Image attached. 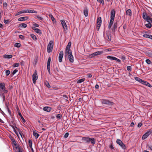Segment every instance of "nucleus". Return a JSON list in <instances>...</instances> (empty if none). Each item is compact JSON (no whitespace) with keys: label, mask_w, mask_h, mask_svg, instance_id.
Segmentation results:
<instances>
[{"label":"nucleus","mask_w":152,"mask_h":152,"mask_svg":"<svg viewBox=\"0 0 152 152\" xmlns=\"http://www.w3.org/2000/svg\"><path fill=\"white\" fill-rule=\"evenodd\" d=\"M82 140L83 141L87 143H91L92 145L95 144L96 140L93 138H90L89 137H83Z\"/></svg>","instance_id":"obj_1"},{"label":"nucleus","mask_w":152,"mask_h":152,"mask_svg":"<svg viewBox=\"0 0 152 152\" xmlns=\"http://www.w3.org/2000/svg\"><path fill=\"white\" fill-rule=\"evenodd\" d=\"M115 11L114 10H112L111 12L110 20L108 26V28L109 29H110L111 28V26L113 24L115 17Z\"/></svg>","instance_id":"obj_2"},{"label":"nucleus","mask_w":152,"mask_h":152,"mask_svg":"<svg viewBox=\"0 0 152 152\" xmlns=\"http://www.w3.org/2000/svg\"><path fill=\"white\" fill-rule=\"evenodd\" d=\"M5 84L4 83H0V91L1 92H4L2 94L3 100L4 101L5 98L4 93L6 94L8 92V91L5 89Z\"/></svg>","instance_id":"obj_3"},{"label":"nucleus","mask_w":152,"mask_h":152,"mask_svg":"<svg viewBox=\"0 0 152 152\" xmlns=\"http://www.w3.org/2000/svg\"><path fill=\"white\" fill-rule=\"evenodd\" d=\"M37 13V11L35 10H26L21 11L18 12L15 14V16H18L23 13Z\"/></svg>","instance_id":"obj_4"},{"label":"nucleus","mask_w":152,"mask_h":152,"mask_svg":"<svg viewBox=\"0 0 152 152\" xmlns=\"http://www.w3.org/2000/svg\"><path fill=\"white\" fill-rule=\"evenodd\" d=\"M53 46V42L52 41H50L47 46V52L50 53L52 52Z\"/></svg>","instance_id":"obj_5"},{"label":"nucleus","mask_w":152,"mask_h":152,"mask_svg":"<svg viewBox=\"0 0 152 152\" xmlns=\"http://www.w3.org/2000/svg\"><path fill=\"white\" fill-rule=\"evenodd\" d=\"M38 79V76L37 71H35L32 75V80L34 84H35L36 80Z\"/></svg>","instance_id":"obj_6"},{"label":"nucleus","mask_w":152,"mask_h":152,"mask_svg":"<svg viewBox=\"0 0 152 152\" xmlns=\"http://www.w3.org/2000/svg\"><path fill=\"white\" fill-rule=\"evenodd\" d=\"M117 143L120 145L121 147L123 149H125L126 146L124 143L119 139H117L116 141Z\"/></svg>","instance_id":"obj_7"},{"label":"nucleus","mask_w":152,"mask_h":152,"mask_svg":"<svg viewBox=\"0 0 152 152\" xmlns=\"http://www.w3.org/2000/svg\"><path fill=\"white\" fill-rule=\"evenodd\" d=\"M101 102L102 104H108L109 105H113V103L110 102L109 101L106 99H102L101 100Z\"/></svg>","instance_id":"obj_8"},{"label":"nucleus","mask_w":152,"mask_h":152,"mask_svg":"<svg viewBox=\"0 0 152 152\" xmlns=\"http://www.w3.org/2000/svg\"><path fill=\"white\" fill-rule=\"evenodd\" d=\"M97 28L98 29V30L102 23V19L101 17H98L97 19Z\"/></svg>","instance_id":"obj_9"},{"label":"nucleus","mask_w":152,"mask_h":152,"mask_svg":"<svg viewBox=\"0 0 152 152\" xmlns=\"http://www.w3.org/2000/svg\"><path fill=\"white\" fill-rule=\"evenodd\" d=\"M103 53V51H98L94 53L90 56L91 58H92L95 56H97L102 54Z\"/></svg>","instance_id":"obj_10"},{"label":"nucleus","mask_w":152,"mask_h":152,"mask_svg":"<svg viewBox=\"0 0 152 152\" xmlns=\"http://www.w3.org/2000/svg\"><path fill=\"white\" fill-rule=\"evenodd\" d=\"M64 55V53L63 51H61L59 53L58 56V61L61 62L62 61V58Z\"/></svg>","instance_id":"obj_11"},{"label":"nucleus","mask_w":152,"mask_h":152,"mask_svg":"<svg viewBox=\"0 0 152 152\" xmlns=\"http://www.w3.org/2000/svg\"><path fill=\"white\" fill-rule=\"evenodd\" d=\"M107 58L111 60L117 61L119 63H120L121 61L120 59L115 57H112L109 56H107Z\"/></svg>","instance_id":"obj_12"},{"label":"nucleus","mask_w":152,"mask_h":152,"mask_svg":"<svg viewBox=\"0 0 152 152\" xmlns=\"http://www.w3.org/2000/svg\"><path fill=\"white\" fill-rule=\"evenodd\" d=\"M151 131H148L146 133H145L142 136V140H145L147 137H148L150 134L151 133Z\"/></svg>","instance_id":"obj_13"},{"label":"nucleus","mask_w":152,"mask_h":152,"mask_svg":"<svg viewBox=\"0 0 152 152\" xmlns=\"http://www.w3.org/2000/svg\"><path fill=\"white\" fill-rule=\"evenodd\" d=\"M72 54V51L70 50V48H66L65 54L66 56H68L69 55Z\"/></svg>","instance_id":"obj_14"},{"label":"nucleus","mask_w":152,"mask_h":152,"mask_svg":"<svg viewBox=\"0 0 152 152\" xmlns=\"http://www.w3.org/2000/svg\"><path fill=\"white\" fill-rule=\"evenodd\" d=\"M61 22L63 28L65 31L67 29V26L64 20H61Z\"/></svg>","instance_id":"obj_15"},{"label":"nucleus","mask_w":152,"mask_h":152,"mask_svg":"<svg viewBox=\"0 0 152 152\" xmlns=\"http://www.w3.org/2000/svg\"><path fill=\"white\" fill-rule=\"evenodd\" d=\"M68 57V58L69 61L71 63H73L74 61V58L72 55V54L67 56Z\"/></svg>","instance_id":"obj_16"},{"label":"nucleus","mask_w":152,"mask_h":152,"mask_svg":"<svg viewBox=\"0 0 152 152\" xmlns=\"http://www.w3.org/2000/svg\"><path fill=\"white\" fill-rule=\"evenodd\" d=\"M126 15L131 17L132 15V12L131 10L130 9L127 10L126 11Z\"/></svg>","instance_id":"obj_17"},{"label":"nucleus","mask_w":152,"mask_h":152,"mask_svg":"<svg viewBox=\"0 0 152 152\" xmlns=\"http://www.w3.org/2000/svg\"><path fill=\"white\" fill-rule=\"evenodd\" d=\"M43 110L45 111L49 112L51 110V108L49 107H45L43 108Z\"/></svg>","instance_id":"obj_18"},{"label":"nucleus","mask_w":152,"mask_h":152,"mask_svg":"<svg viewBox=\"0 0 152 152\" xmlns=\"http://www.w3.org/2000/svg\"><path fill=\"white\" fill-rule=\"evenodd\" d=\"M28 19L27 17H23L19 18L18 19L19 21H23L24 20H26Z\"/></svg>","instance_id":"obj_19"},{"label":"nucleus","mask_w":152,"mask_h":152,"mask_svg":"<svg viewBox=\"0 0 152 152\" xmlns=\"http://www.w3.org/2000/svg\"><path fill=\"white\" fill-rule=\"evenodd\" d=\"M83 13L86 17H87L88 15V11L87 9L86 8L84 9L83 11Z\"/></svg>","instance_id":"obj_20"},{"label":"nucleus","mask_w":152,"mask_h":152,"mask_svg":"<svg viewBox=\"0 0 152 152\" xmlns=\"http://www.w3.org/2000/svg\"><path fill=\"white\" fill-rule=\"evenodd\" d=\"M34 30L36 33H39V34H41L42 33L41 30H40V29L37 28H34Z\"/></svg>","instance_id":"obj_21"},{"label":"nucleus","mask_w":152,"mask_h":152,"mask_svg":"<svg viewBox=\"0 0 152 152\" xmlns=\"http://www.w3.org/2000/svg\"><path fill=\"white\" fill-rule=\"evenodd\" d=\"M28 144L29 146V147L31 148V149L32 150H33V148H32V141L29 140H28Z\"/></svg>","instance_id":"obj_22"},{"label":"nucleus","mask_w":152,"mask_h":152,"mask_svg":"<svg viewBox=\"0 0 152 152\" xmlns=\"http://www.w3.org/2000/svg\"><path fill=\"white\" fill-rule=\"evenodd\" d=\"M33 135L35 136L36 139H37L39 136V134L34 131L33 132Z\"/></svg>","instance_id":"obj_23"},{"label":"nucleus","mask_w":152,"mask_h":152,"mask_svg":"<svg viewBox=\"0 0 152 152\" xmlns=\"http://www.w3.org/2000/svg\"><path fill=\"white\" fill-rule=\"evenodd\" d=\"M151 18H150L149 16L146 20V21L149 23L152 22V15L151 16Z\"/></svg>","instance_id":"obj_24"},{"label":"nucleus","mask_w":152,"mask_h":152,"mask_svg":"<svg viewBox=\"0 0 152 152\" xmlns=\"http://www.w3.org/2000/svg\"><path fill=\"white\" fill-rule=\"evenodd\" d=\"M49 17L50 18L51 20L54 23L56 22V21L55 20V19L54 17H53V16L51 15H49Z\"/></svg>","instance_id":"obj_25"},{"label":"nucleus","mask_w":152,"mask_h":152,"mask_svg":"<svg viewBox=\"0 0 152 152\" xmlns=\"http://www.w3.org/2000/svg\"><path fill=\"white\" fill-rule=\"evenodd\" d=\"M85 80V78H82L79 80H77V83H80L83 82Z\"/></svg>","instance_id":"obj_26"},{"label":"nucleus","mask_w":152,"mask_h":152,"mask_svg":"<svg viewBox=\"0 0 152 152\" xmlns=\"http://www.w3.org/2000/svg\"><path fill=\"white\" fill-rule=\"evenodd\" d=\"M27 26V25L24 23H22L20 25V27L21 28H25Z\"/></svg>","instance_id":"obj_27"},{"label":"nucleus","mask_w":152,"mask_h":152,"mask_svg":"<svg viewBox=\"0 0 152 152\" xmlns=\"http://www.w3.org/2000/svg\"><path fill=\"white\" fill-rule=\"evenodd\" d=\"M30 36L32 39L35 40L37 39V38L35 35L33 34H31L30 35Z\"/></svg>","instance_id":"obj_28"},{"label":"nucleus","mask_w":152,"mask_h":152,"mask_svg":"<svg viewBox=\"0 0 152 152\" xmlns=\"http://www.w3.org/2000/svg\"><path fill=\"white\" fill-rule=\"evenodd\" d=\"M12 56L11 55H4V57L5 58H12Z\"/></svg>","instance_id":"obj_29"},{"label":"nucleus","mask_w":152,"mask_h":152,"mask_svg":"<svg viewBox=\"0 0 152 152\" xmlns=\"http://www.w3.org/2000/svg\"><path fill=\"white\" fill-rule=\"evenodd\" d=\"M45 85L48 88H50L51 86L49 84V83L47 81H46L45 82Z\"/></svg>","instance_id":"obj_30"},{"label":"nucleus","mask_w":152,"mask_h":152,"mask_svg":"<svg viewBox=\"0 0 152 152\" xmlns=\"http://www.w3.org/2000/svg\"><path fill=\"white\" fill-rule=\"evenodd\" d=\"M135 79L137 81L141 83V81H142V80L140 78L137 77H134Z\"/></svg>","instance_id":"obj_31"},{"label":"nucleus","mask_w":152,"mask_h":152,"mask_svg":"<svg viewBox=\"0 0 152 152\" xmlns=\"http://www.w3.org/2000/svg\"><path fill=\"white\" fill-rule=\"evenodd\" d=\"M148 17V16H147L145 13L143 14L142 18L144 20H146Z\"/></svg>","instance_id":"obj_32"},{"label":"nucleus","mask_w":152,"mask_h":152,"mask_svg":"<svg viewBox=\"0 0 152 152\" xmlns=\"http://www.w3.org/2000/svg\"><path fill=\"white\" fill-rule=\"evenodd\" d=\"M117 23H114L113 28H112L113 31L117 27Z\"/></svg>","instance_id":"obj_33"},{"label":"nucleus","mask_w":152,"mask_h":152,"mask_svg":"<svg viewBox=\"0 0 152 152\" xmlns=\"http://www.w3.org/2000/svg\"><path fill=\"white\" fill-rule=\"evenodd\" d=\"M145 26L146 27L148 28H150L151 27L152 25L150 23H149L148 24H145Z\"/></svg>","instance_id":"obj_34"},{"label":"nucleus","mask_w":152,"mask_h":152,"mask_svg":"<svg viewBox=\"0 0 152 152\" xmlns=\"http://www.w3.org/2000/svg\"><path fill=\"white\" fill-rule=\"evenodd\" d=\"M14 144L15 145V146H16V147H15L16 149V150H17V151H19V150H20V148L18 147V146H17V144L15 142V143H14Z\"/></svg>","instance_id":"obj_35"},{"label":"nucleus","mask_w":152,"mask_h":152,"mask_svg":"<svg viewBox=\"0 0 152 152\" xmlns=\"http://www.w3.org/2000/svg\"><path fill=\"white\" fill-rule=\"evenodd\" d=\"M20 45H21V44L20 43H17L15 44V46L16 47H17V48L20 47Z\"/></svg>","instance_id":"obj_36"},{"label":"nucleus","mask_w":152,"mask_h":152,"mask_svg":"<svg viewBox=\"0 0 152 152\" xmlns=\"http://www.w3.org/2000/svg\"><path fill=\"white\" fill-rule=\"evenodd\" d=\"M50 64H47V69L48 70V72L50 74Z\"/></svg>","instance_id":"obj_37"},{"label":"nucleus","mask_w":152,"mask_h":152,"mask_svg":"<svg viewBox=\"0 0 152 152\" xmlns=\"http://www.w3.org/2000/svg\"><path fill=\"white\" fill-rule=\"evenodd\" d=\"M127 69L128 71L130 72L132 71V68L130 66H128L127 67Z\"/></svg>","instance_id":"obj_38"},{"label":"nucleus","mask_w":152,"mask_h":152,"mask_svg":"<svg viewBox=\"0 0 152 152\" xmlns=\"http://www.w3.org/2000/svg\"><path fill=\"white\" fill-rule=\"evenodd\" d=\"M150 34H144L143 35V36L145 38H149Z\"/></svg>","instance_id":"obj_39"},{"label":"nucleus","mask_w":152,"mask_h":152,"mask_svg":"<svg viewBox=\"0 0 152 152\" xmlns=\"http://www.w3.org/2000/svg\"><path fill=\"white\" fill-rule=\"evenodd\" d=\"M10 70H7L5 71V73L7 76H8L9 75L10 73Z\"/></svg>","instance_id":"obj_40"},{"label":"nucleus","mask_w":152,"mask_h":152,"mask_svg":"<svg viewBox=\"0 0 152 152\" xmlns=\"http://www.w3.org/2000/svg\"><path fill=\"white\" fill-rule=\"evenodd\" d=\"M71 42H69L68 45H67L66 48H70V47H71Z\"/></svg>","instance_id":"obj_41"},{"label":"nucleus","mask_w":152,"mask_h":152,"mask_svg":"<svg viewBox=\"0 0 152 152\" xmlns=\"http://www.w3.org/2000/svg\"><path fill=\"white\" fill-rule=\"evenodd\" d=\"M61 115L59 114H58L56 115V117L57 118L61 119Z\"/></svg>","instance_id":"obj_42"},{"label":"nucleus","mask_w":152,"mask_h":152,"mask_svg":"<svg viewBox=\"0 0 152 152\" xmlns=\"http://www.w3.org/2000/svg\"><path fill=\"white\" fill-rule=\"evenodd\" d=\"M19 65V64L18 63H16L13 65V66L15 67H18Z\"/></svg>","instance_id":"obj_43"},{"label":"nucleus","mask_w":152,"mask_h":152,"mask_svg":"<svg viewBox=\"0 0 152 152\" xmlns=\"http://www.w3.org/2000/svg\"><path fill=\"white\" fill-rule=\"evenodd\" d=\"M146 62L148 64H150L151 63V61L148 59H147L145 60Z\"/></svg>","instance_id":"obj_44"},{"label":"nucleus","mask_w":152,"mask_h":152,"mask_svg":"<svg viewBox=\"0 0 152 152\" xmlns=\"http://www.w3.org/2000/svg\"><path fill=\"white\" fill-rule=\"evenodd\" d=\"M147 83V82L146 81H144L142 80V81H141V83L142 84L144 85H146V84Z\"/></svg>","instance_id":"obj_45"},{"label":"nucleus","mask_w":152,"mask_h":152,"mask_svg":"<svg viewBox=\"0 0 152 152\" xmlns=\"http://www.w3.org/2000/svg\"><path fill=\"white\" fill-rule=\"evenodd\" d=\"M97 1L102 3V4H104V0H97Z\"/></svg>","instance_id":"obj_46"},{"label":"nucleus","mask_w":152,"mask_h":152,"mask_svg":"<svg viewBox=\"0 0 152 152\" xmlns=\"http://www.w3.org/2000/svg\"><path fill=\"white\" fill-rule=\"evenodd\" d=\"M148 56L150 57H152V53L151 52H148Z\"/></svg>","instance_id":"obj_47"},{"label":"nucleus","mask_w":152,"mask_h":152,"mask_svg":"<svg viewBox=\"0 0 152 152\" xmlns=\"http://www.w3.org/2000/svg\"><path fill=\"white\" fill-rule=\"evenodd\" d=\"M69 135V134L68 133V132L66 133L64 135V137L65 138H67L68 137Z\"/></svg>","instance_id":"obj_48"},{"label":"nucleus","mask_w":152,"mask_h":152,"mask_svg":"<svg viewBox=\"0 0 152 152\" xmlns=\"http://www.w3.org/2000/svg\"><path fill=\"white\" fill-rule=\"evenodd\" d=\"M50 61H51L50 58V57H49L48 59V62H47L48 64H50Z\"/></svg>","instance_id":"obj_49"},{"label":"nucleus","mask_w":152,"mask_h":152,"mask_svg":"<svg viewBox=\"0 0 152 152\" xmlns=\"http://www.w3.org/2000/svg\"><path fill=\"white\" fill-rule=\"evenodd\" d=\"M19 37L20 39H24V37L23 36L21 35H20L19 36Z\"/></svg>","instance_id":"obj_50"},{"label":"nucleus","mask_w":152,"mask_h":152,"mask_svg":"<svg viewBox=\"0 0 152 152\" xmlns=\"http://www.w3.org/2000/svg\"><path fill=\"white\" fill-rule=\"evenodd\" d=\"M17 72H18V70H17V69H15V70H14L13 71V72H12V74H13V75H15V73H16Z\"/></svg>","instance_id":"obj_51"},{"label":"nucleus","mask_w":152,"mask_h":152,"mask_svg":"<svg viewBox=\"0 0 152 152\" xmlns=\"http://www.w3.org/2000/svg\"><path fill=\"white\" fill-rule=\"evenodd\" d=\"M4 22L5 23L7 24L9 22V21L8 20H4Z\"/></svg>","instance_id":"obj_52"},{"label":"nucleus","mask_w":152,"mask_h":152,"mask_svg":"<svg viewBox=\"0 0 152 152\" xmlns=\"http://www.w3.org/2000/svg\"><path fill=\"white\" fill-rule=\"evenodd\" d=\"M142 125V123H140L138 124L137 126L138 127H140Z\"/></svg>","instance_id":"obj_53"},{"label":"nucleus","mask_w":152,"mask_h":152,"mask_svg":"<svg viewBox=\"0 0 152 152\" xmlns=\"http://www.w3.org/2000/svg\"><path fill=\"white\" fill-rule=\"evenodd\" d=\"M146 86H147L149 87H151V86L150 85V83H148V82H147Z\"/></svg>","instance_id":"obj_54"},{"label":"nucleus","mask_w":152,"mask_h":152,"mask_svg":"<svg viewBox=\"0 0 152 152\" xmlns=\"http://www.w3.org/2000/svg\"><path fill=\"white\" fill-rule=\"evenodd\" d=\"M21 118L23 122H25L26 121L22 116H21Z\"/></svg>","instance_id":"obj_55"},{"label":"nucleus","mask_w":152,"mask_h":152,"mask_svg":"<svg viewBox=\"0 0 152 152\" xmlns=\"http://www.w3.org/2000/svg\"><path fill=\"white\" fill-rule=\"evenodd\" d=\"M37 18L38 19L41 20H42L43 19V18L42 17H39L38 16H37Z\"/></svg>","instance_id":"obj_56"},{"label":"nucleus","mask_w":152,"mask_h":152,"mask_svg":"<svg viewBox=\"0 0 152 152\" xmlns=\"http://www.w3.org/2000/svg\"><path fill=\"white\" fill-rule=\"evenodd\" d=\"M107 37H108V41H110L111 40L110 39V35H107Z\"/></svg>","instance_id":"obj_57"},{"label":"nucleus","mask_w":152,"mask_h":152,"mask_svg":"<svg viewBox=\"0 0 152 152\" xmlns=\"http://www.w3.org/2000/svg\"><path fill=\"white\" fill-rule=\"evenodd\" d=\"M95 88L96 89H98L99 88V86L98 84H96L95 86Z\"/></svg>","instance_id":"obj_58"},{"label":"nucleus","mask_w":152,"mask_h":152,"mask_svg":"<svg viewBox=\"0 0 152 152\" xmlns=\"http://www.w3.org/2000/svg\"><path fill=\"white\" fill-rule=\"evenodd\" d=\"M3 5L4 7H6L7 5V3L6 2L4 3Z\"/></svg>","instance_id":"obj_59"},{"label":"nucleus","mask_w":152,"mask_h":152,"mask_svg":"<svg viewBox=\"0 0 152 152\" xmlns=\"http://www.w3.org/2000/svg\"><path fill=\"white\" fill-rule=\"evenodd\" d=\"M92 75L91 74L88 75V77L89 78L91 77H92Z\"/></svg>","instance_id":"obj_60"},{"label":"nucleus","mask_w":152,"mask_h":152,"mask_svg":"<svg viewBox=\"0 0 152 152\" xmlns=\"http://www.w3.org/2000/svg\"><path fill=\"white\" fill-rule=\"evenodd\" d=\"M110 147L111 148V149H114V148L113 147V146L112 145H110Z\"/></svg>","instance_id":"obj_61"},{"label":"nucleus","mask_w":152,"mask_h":152,"mask_svg":"<svg viewBox=\"0 0 152 152\" xmlns=\"http://www.w3.org/2000/svg\"><path fill=\"white\" fill-rule=\"evenodd\" d=\"M134 124L133 122H132L131 123L130 126H132Z\"/></svg>","instance_id":"obj_62"},{"label":"nucleus","mask_w":152,"mask_h":152,"mask_svg":"<svg viewBox=\"0 0 152 152\" xmlns=\"http://www.w3.org/2000/svg\"><path fill=\"white\" fill-rule=\"evenodd\" d=\"M149 38L152 39V35L150 34Z\"/></svg>","instance_id":"obj_63"},{"label":"nucleus","mask_w":152,"mask_h":152,"mask_svg":"<svg viewBox=\"0 0 152 152\" xmlns=\"http://www.w3.org/2000/svg\"><path fill=\"white\" fill-rule=\"evenodd\" d=\"M121 59H122V60H125V58L123 56V57H121Z\"/></svg>","instance_id":"obj_64"}]
</instances>
